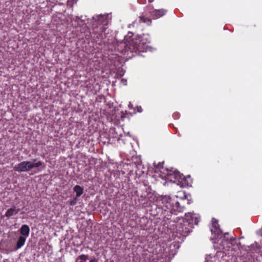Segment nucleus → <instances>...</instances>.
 Returning <instances> with one entry per match:
<instances>
[{
  "mask_svg": "<svg viewBox=\"0 0 262 262\" xmlns=\"http://www.w3.org/2000/svg\"><path fill=\"white\" fill-rule=\"evenodd\" d=\"M176 219H178L177 221H175L174 217L173 218V222L176 223L173 230L177 236L186 237L192 231L193 225L199 222V219L196 214L190 213H185L184 217H177Z\"/></svg>",
  "mask_w": 262,
  "mask_h": 262,
  "instance_id": "f257e3e1",
  "label": "nucleus"
},
{
  "mask_svg": "<svg viewBox=\"0 0 262 262\" xmlns=\"http://www.w3.org/2000/svg\"><path fill=\"white\" fill-rule=\"evenodd\" d=\"M108 24L107 17L105 15H99L93 17L92 34L97 40H102L105 38V31Z\"/></svg>",
  "mask_w": 262,
  "mask_h": 262,
  "instance_id": "f03ea898",
  "label": "nucleus"
},
{
  "mask_svg": "<svg viewBox=\"0 0 262 262\" xmlns=\"http://www.w3.org/2000/svg\"><path fill=\"white\" fill-rule=\"evenodd\" d=\"M148 49V46L143 39H132L126 45L124 52L129 58H131L141 53L146 52Z\"/></svg>",
  "mask_w": 262,
  "mask_h": 262,
  "instance_id": "7ed1b4c3",
  "label": "nucleus"
},
{
  "mask_svg": "<svg viewBox=\"0 0 262 262\" xmlns=\"http://www.w3.org/2000/svg\"><path fill=\"white\" fill-rule=\"evenodd\" d=\"M161 209H169L174 211H182L183 207L180 206L179 203L174 199L169 196H163L161 199ZM160 209V208H159Z\"/></svg>",
  "mask_w": 262,
  "mask_h": 262,
  "instance_id": "20e7f679",
  "label": "nucleus"
},
{
  "mask_svg": "<svg viewBox=\"0 0 262 262\" xmlns=\"http://www.w3.org/2000/svg\"><path fill=\"white\" fill-rule=\"evenodd\" d=\"M43 163L38 161L37 162H31L28 161H24L16 164L13 169L15 171L19 172H27L34 168H38L42 165Z\"/></svg>",
  "mask_w": 262,
  "mask_h": 262,
  "instance_id": "39448f33",
  "label": "nucleus"
},
{
  "mask_svg": "<svg viewBox=\"0 0 262 262\" xmlns=\"http://www.w3.org/2000/svg\"><path fill=\"white\" fill-rule=\"evenodd\" d=\"M171 179H173V181L181 187H184L186 185L185 177L179 171H174L170 174Z\"/></svg>",
  "mask_w": 262,
  "mask_h": 262,
  "instance_id": "423d86ee",
  "label": "nucleus"
},
{
  "mask_svg": "<svg viewBox=\"0 0 262 262\" xmlns=\"http://www.w3.org/2000/svg\"><path fill=\"white\" fill-rule=\"evenodd\" d=\"M161 216L163 219L164 221H167L171 219L172 215L177 214V212H180L181 211H174V210L169 209H161Z\"/></svg>",
  "mask_w": 262,
  "mask_h": 262,
  "instance_id": "0eeeda50",
  "label": "nucleus"
},
{
  "mask_svg": "<svg viewBox=\"0 0 262 262\" xmlns=\"http://www.w3.org/2000/svg\"><path fill=\"white\" fill-rule=\"evenodd\" d=\"M167 12V10L161 9L159 10H154L151 13V16L155 19H158L163 15H164Z\"/></svg>",
  "mask_w": 262,
  "mask_h": 262,
  "instance_id": "6e6552de",
  "label": "nucleus"
},
{
  "mask_svg": "<svg viewBox=\"0 0 262 262\" xmlns=\"http://www.w3.org/2000/svg\"><path fill=\"white\" fill-rule=\"evenodd\" d=\"M21 236H25L27 238L30 233V228L27 225H23L19 230Z\"/></svg>",
  "mask_w": 262,
  "mask_h": 262,
  "instance_id": "1a4fd4ad",
  "label": "nucleus"
},
{
  "mask_svg": "<svg viewBox=\"0 0 262 262\" xmlns=\"http://www.w3.org/2000/svg\"><path fill=\"white\" fill-rule=\"evenodd\" d=\"M19 212V209L16 207L10 208L6 211L5 216L8 218L11 217L13 215H16Z\"/></svg>",
  "mask_w": 262,
  "mask_h": 262,
  "instance_id": "9d476101",
  "label": "nucleus"
},
{
  "mask_svg": "<svg viewBox=\"0 0 262 262\" xmlns=\"http://www.w3.org/2000/svg\"><path fill=\"white\" fill-rule=\"evenodd\" d=\"M27 238L25 236H20L16 242V249H18L21 248L26 242Z\"/></svg>",
  "mask_w": 262,
  "mask_h": 262,
  "instance_id": "9b49d317",
  "label": "nucleus"
},
{
  "mask_svg": "<svg viewBox=\"0 0 262 262\" xmlns=\"http://www.w3.org/2000/svg\"><path fill=\"white\" fill-rule=\"evenodd\" d=\"M73 190L76 194V197H79L83 192V188L79 185H76Z\"/></svg>",
  "mask_w": 262,
  "mask_h": 262,
  "instance_id": "f8f14e48",
  "label": "nucleus"
},
{
  "mask_svg": "<svg viewBox=\"0 0 262 262\" xmlns=\"http://www.w3.org/2000/svg\"><path fill=\"white\" fill-rule=\"evenodd\" d=\"M139 21L140 23H143L146 24L147 25H150L152 23V20L145 16H140L139 17Z\"/></svg>",
  "mask_w": 262,
  "mask_h": 262,
  "instance_id": "ddd939ff",
  "label": "nucleus"
},
{
  "mask_svg": "<svg viewBox=\"0 0 262 262\" xmlns=\"http://www.w3.org/2000/svg\"><path fill=\"white\" fill-rule=\"evenodd\" d=\"M212 227L215 229H216L217 233L218 234L220 230L219 229V225L218 224V221L217 220L213 219L212 220Z\"/></svg>",
  "mask_w": 262,
  "mask_h": 262,
  "instance_id": "4468645a",
  "label": "nucleus"
},
{
  "mask_svg": "<svg viewBox=\"0 0 262 262\" xmlns=\"http://www.w3.org/2000/svg\"><path fill=\"white\" fill-rule=\"evenodd\" d=\"M88 259V255L85 254H81L77 258L76 261H77L78 259H81L83 260L84 261H86Z\"/></svg>",
  "mask_w": 262,
  "mask_h": 262,
  "instance_id": "2eb2a0df",
  "label": "nucleus"
},
{
  "mask_svg": "<svg viewBox=\"0 0 262 262\" xmlns=\"http://www.w3.org/2000/svg\"><path fill=\"white\" fill-rule=\"evenodd\" d=\"M77 200H77V198H76V197L73 198V199L70 201V202H69L70 205L71 206H74L77 203Z\"/></svg>",
  "mask_w": 262,
  "mask_h": 262,
  "instance_id": "dca6fc26",
  "label": "nucleus"
},
{
  "mask_svg": "<svg viewBox=\"0 0 262 262\" xmlns=\"http://www.w3.org/2000/svg\"><path fill=\"white\" fill-rule=\"evenodd\" d=\"M145 2V0H138V2L141 4H144Z\"/></svg>",
  "mask_w": 262,
  "mask_h": 262,
  "instance_id": "f3484780",
  "label": "nucleus"
},
{
  "mask_svg": "<svg viewBox=\"0 0 262 262\" xmlns=\"http://www.w3.org/2000/svg\"><path fill=\"white\" fill-rule=\"evenodd\" d=\"M173 116L174 118L175 117L179 118V114L178 113H174V114H173Z\"/></svg>",
  "mask_w": 262,
  "mask_h": 262,
  "instance_id": "a211bd4d",
  "label": "nucleus"
},
{
  "mask_svg": "<svg viewBox=\"0 0 262 262\" xmlns=\"http://www.w3.org/2000/svg\"><path fill=\"white\" fill-rule=\"evenodd\" d=\"M90 262H98V260L96 258H93L91 259Z\"/></svg>",
  "mask_w": 262,
  "mask_h": 262,
  "instance_id": "6ab92c4d",
  "label": "nucleus"
},
{
  "mask_svg": "<svg viewBox=\"0 0 262 262\" xmlns=\"http://www.w3.org/2000/svg\"><path fill=\"white\" fill-rule=\"evenodd\" d=\"M142 107L141 106L138 107V112H142Z\"/></svg>",
  "mask_w": 262,
  "mask_h": 262,
  "instance_id": "aec40b11",
  "label": "nucleus"
},
{
  "mask_svg": "<svg viewBox=\"0 0 262 262\" xmlns=\"http://www.w3.org/2000/svg\"><path fill=\"white\" fill-rule=\"evenodd\" d=\"M128 107L129 108H132L133 107V105L131 103H129L128 104Z\"/></svg>",
  "mask_w": 262,
  "mask_h": 262,
  "instance_id": "412c9836",
  "label": "nucleus"
},
{
  "mask_svg": "<svg viewBox=\"0 0 262 262\" xmlns=\"http://www.w3.org/2000/svg\"><path fill=\"white\" fill-rule=\"evenodd\" d=\"M154 1V0H148V3H151L153 2Z\"/></svg>",
  "mask_w": 262,
  "mask_h": 262,
  "instance_id": "4be33fe9",
  "label": "nucleus"
},
{
  "mask_svg": "<svg viewBox=\"0 0 262 262\" xmlns=\"http://www.w3.org/2000/svg\"><path fill=\"white\" fill-rule=\"evenodd\" d=\"M114 137L117 138V139H119V138L116 136H115Z\"/></svg>",
  "mask_w": 262,
  "mask_h": 262,
  "instance_id": "5701e85b",
  "label": "nucleus"
}]
</instances>
